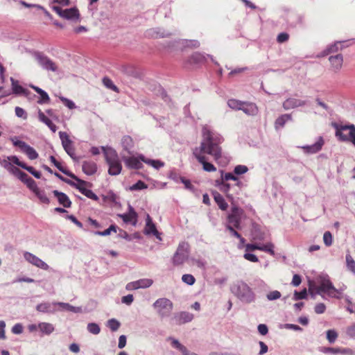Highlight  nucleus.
I'll list each match as a JSON object with an SVG mask.
<instances>
[{
    "label": "nucleus",
    "instance_id": "obj_1",
    "mask_svg": "<svg viewBox=\"0 0 355 355\" xmlns=\"http://www.w3.org/2000/svg\"><path fill=\"white\" fill-rule=\"evenodd\" d=\"M223 137L210 126L205 125L202 129V140L200 145L193 150V154L196 159L202 164L203 169L207 172H214L216 168L207 162L206 155H209L214 159L222 166L227 165L230 159L222 150L220 146Z\"/></svg>",
    "mask_w": 355,
    "mask_h": 355
},
{
    "label": "nucleus",
    "instance_id": "obj_2",
    "mask_svg": "<svg viewBox=\"0 0 355 355\" xmlns=\"http://www.w3.org/2000/svg\"><path fill=\"white\" fill-rule=\"evenodd\" d=\"M310 290H315L318 294H326L331 297L340 298L341 293L336 289L327 276H320L316 284H310Z\"/></svg>",
    "mask_w": 355,
    "mask_h": 355
},
{
    "label": "nucleus",
    "instance_id": "obj_3",
    "mask_svg": "<svg viewBox=\"0 0 355 355\" xmlns=\"http://www.w3.org/2000/svg\"><path fill=\"white\" fill-rule=\"evenodd\" d=\"M232 292L242 302L250 303L254 300L255 295L248 285L243 282H239L231 288Z\"/></svg>",
    "mask_w": 355,
    "mask_h": 355
},
{
    "label": "nucleus",
    "instance_id": "obj_4",
    "mask_svg": "<svg viewBox=\"0 0 355 355\" xmlns=\"http://www.w3.org/2000/svg\"><path fill=\"white\" fill-rule=\"evenodd\" d=\"M221 178L216 181L217 184L220 186V190L225 193L227 197L231 200L233 199V196L229 192L231 189V184L227 183L228 181L232 180L235 182L234 185L236 186L239 189L242 187L243 183L239 180L236 175L232 173H224L223 171H220Z\"/></svg>",
    "mask_w": 355,
    "mask_h": 355
},
{
    "label": "nucleus",
    "instance_id": "obj_5",
    "mask_svg": "<svg viewBox=\"0 0 355 355\" xmlns=\"http://www.w3.org/2000/svg\"><path fill=\"white\" fill-rule=\"evenodd\" d=\"M336 130V136L343 141H350L355 146V126L354 125H343L332 123Z\"/></svg>",
    "mask_w": 355,
    "mask_h": 355
},
{
    "label": "nucleus",
    "instance_id": "obj_6",
    "mask_svg": "<svg viewBox=\"0 0 355 355\" xmlns=\"http://www.w3.org/2000/svg\"><path fill=\"white\" fill-rule=\"evenodd\" d=\"M103 151L105 159L109 165L108 172L112 175L119 174L122 169L121 164L119 159L117 153L112 148H101Z\"/></svg>",
    "mask_w": 355,
    "mask_h": 355
},
{
    "label": "nucleus",
    "instance_id": "obj_7",
    "mask_svg": "<svg viewBox=\"0 0 355 355\" xmlns=\"http://www.w3.org/2000/svg\"><path fill=\"white\" fill-rule=\"evenodd\" d=\"M190 252V245L187 242L180 243L173 257V263L175 266H180L188 259Z\"/></svg>",
    "mask_w": 355,
    "mask_h": 355
},
{
    "label": "nucleus",
    "instance_id": "obj_8",
    "mask_svg": "<svg viewBox=\"0 0 355 355\" xmlns=\"http://www.w3.org/2000/svg\"><path fill=\"white\" fill-rule=\"evenodd\" d=\"M153 307L159 316L162 318L170 315L173 310V303L168 299L159 298L154 302Z\"/></svg>",
    "mask_w": 355,
    "mask_h": 355
},
{
    "label": "nucleus",
    "instance_id": "obj_9",
    "mask_svg": "<svg viewBox=\"0 0 355 355\" xmlns=\"http://www.w3.org/2000/svg\"><path fill=\"white\" fill-rule=\"evenodd\" d=\"M10 140L12 141V144L15 146L19 147L30 159L33 160L38 157V153L36 150L26 142L19 140L16 137L11 138Z\"/></svg>",
    "mask_w": 355,
    "mask_h": 355
},
{
    "label": "nucleus",
    "instance_id": "obj_10",
    "mask_svg": "<svg viewBox=\"0 0 355 355\" xmlns=\"http://www.w3.org/2000/svg\"><path fill=\"white\" fill-rule=\"evenodd\" d=\"M52 9L60 17L67 19H78L79 17L78 10L76 8L63 9L59 6H53Z\"/></svg>",
    "mask_w": 355,
    "mask_h": 355
},
{
    "label": "nucleus",
    "instance_id": "obj_11",
    "mask_svg": "<svg viewBox=\"0 0 355 355\" xmlns=\"http://www.w3.org/2000/svg\"><path fill=\"white\" fill-rule=\"evenodd\" d=\"M243 210L237 207H233L227 218V225L233 226L236 229L240 227V223Z\"/></svg>",
    "mask_w": 355,
    "mask_h": 355
},
{
    "label": "nucleus",
    "instance_id": "obj_12",
    "mask_svg": "<svg viewBox=\"0 0 355 355\" xmlns=\"http://www.w3.org/2000/svg\"><path fill=\"white\" fill-rule=\"evenodd\" d=\"M73 180H66V183L78 189L81 193L89 198V189H87V182L78 178L72 173L70 176Z\"/></svg>",
    "mask_w": 355,
    "mask_h": 355
},
{
    "label": "nucleus",
    "instance_id": "obj_13",
    "mask_svg": "<svg viewBox=\"0 0 355 355\" xmlns=\"http://www.w3.org/2000/svg\"><path fill=\"white\" fill-rule=\"evenodd\" d=\"M24 257L28 263L39 268L47 270L49 268L47 263L31 252H24Z\"/></svg>",
    "mask_w": 355,
    "mask_h": 355
},
{
    "label": "nucleus",
    "instance_id": "obj_14",
    "mask_svg": "<svg viewBox=\"0 0 355 355\" xmlns=\"http://www.w3.org/2000/svg\"><path fill=\"white\" fill-rule=\"evenodd\" d=\"M59 136L64 150L70 157H73L75 155V150L73 147L72 141L69 139L68 134L65 132L60 131Z\"/></svg>",
    "mask_w": 355,
    "mask_h": 355
},
{
    "label": "nucleus",
    "instance_id": "obj_15",
    "mask_svg": "<svg viewBox=\"0 0 355 355\" xmlns=\"http://www.w3.org/2000/svg\"><path fill=\"white\" fill-rule=\"evenodd\" d=\"M117 230H119L118 236L119 237L123 238L128 241H131L132 239V236L129 235L125 231L118 228V227L115 225H112L109 228L103 232L97 231L94 233L101 236H107L110 235L112 232L116 233Z\"/></svg>",
    "mask_w": 355,
    "mask_h": 355
},
{
    "label": "nucleus",
    "instance_id": "obj_16",
    "mask_svg": "<svg viewBox=\"0 0 355 355\" xmlns=\"http://www.w3.org/2000/svg\"><path fill=\"white\" fill-rule=\"evenodd\" d=\"M10 160H11L14 164L21 167L22 168L28 171L31 174H32L35 178L40 179L42 176V173L40 171H36L33 166H27L24 162H21L19 158L15 155H11L8 157Z\"/></svg>",
    "mask_w": 355,
    "mask_h": 355
},
{
    "label": "nucleus",
    "instance_id": "obj_17",
    "mask_svg": "<svg viewBox=\"0 0 355 355\" xmlns=\"http://www.w3.org/2000/svg\"><path fill=\"white\" fill-rule=\"evenodd\" d=\"M10 160H11L14 164L21 167L22 168L28 171L31 174H32L35 178L40 179L42 176V173L40 171H36L33 166H27L24 162H21L19 158L15 155H11L8 157Z\"/></svg>",
    "mask_w": 355,
    "mask_h": 355
},
{
    "label": "nucleus",
    "instance_id": "obj_18",
    "mask_svg": "<svg viewBox=\"0 0 355 355\" xmlns=\"http://www.w3.org/2000/svg\"><path fill=\"white\" fill-rule=\"evenodd\" d=\"M153 280L150 279H141L135 282L128 283L125 288L128 291L136 290L138 288H146L153 284Z\"/></svg>",
    "mask_w": 355,
    "mask_h": 355
},
{
    "label": "nucleus",
    "instance_id": "obj_19",
    "mask_svg": "<svg viewBox=\"0 0 355 355\" xmlns=\"http://www.w3.org/2000/svg\"><path fill=\"white\" fill-rule=\"evenodd\" d=\"M306 104V101L297 99L295 98H289L286 99L284 103L283 107L286 110H290L298 107H302Z\"/></svg>",
    "mask_w": 355,
    "mask_h": 355
},
{
    "label": "nucleus",
    "instance_id": "obj_20",
    "mask_svg": "<svg viewBox=\"0 0 355 355\" xmlns=\"http://www.w3.org/2000/svg\"><path fill=\"white\" fill-rule=\"evenodd\" d=\"M144 232L147 235H154L157 239L161 240V238L159 236V233L157 231L155 225L153 223L151 218L148 215L146 218V224L144 229Z\"/></svg>",
    "mask_w": 355,
    "mask_h": 355
},
{
    "label": "nucleus",
    "instance_id": "obj_21",
    "mask_svg": "<svg viewBox=\"0 0 355 355\" xmlns=\"http://www.w3.org/2000/svg\"><path fill=\"white\" fill-rule=\"evenodd\" d=\"M34 59L37 61V64L44 67H53V62L43 53L35 52L33 53Z\"/></svg>",
    "mask_w": 355,
    "mask_h": 355
},
{
    "label": "nucleus",
    "instance_id": "obj_22",
    "mask_svg": "<svg viewBox=\"0 0 355 355\" xmlns=\"http://www.w3.org/2000/svg\"><path fill=\"white\" fill-rule=\"evenodd\" d=\"M324 140L322 137H320L318 139V141L313 145L310 146H306L302 147V148L304 150L306 153H316L319 152L321 149L322 146L324 145Z\"/></svg>",
    "mask_w": 355,
    "mask_h": 355
},
{
    "label": "nucleus",
    "instance_id": "obj_23",
    "mask_svg": "<svg viewBox=\"0 0 355 355\" xmlns=\"http://www.w3.org/2000/svg\"><path fill=\"white\" fill-rule=\"evenodd\" d=\"M53 193L57 198L59 203L64 207L69 208L71 207V201L65 193L60 192L57 190H54Z\"/></svg>",
    "mask_w": 355,
    "mask_h": 355
},
{
    "label": "nucleus",
    "instance_id": "obj_24",
    "mask_svg": "<svg viewBox=\"0 0 355 355\" xmlns=\"http://www.w3.org/2000/svg\"><path fill=\"white\" fill-rule=\"evenodd\" d=\"M141 159L135 157H129L124 159L126 166L130 168L139 169L142 167Z\"/></svg>",
    "mask_w": 355,
    "mask_h": 355
},
{
    "label": "nucleus",
    "instance_id": "obj_25",
    "mask_svg": "<svg viewBox=\"0 0 355 355\" xmlns=\"http://www.w3.org/2000/svg\"><path fill=\"white\" fill-rule=\"evenodd\" d=\"M38 119L39 120L45 123L49 129L53 132H55L57 130V126L44 114L41 110L38 111Z\"/></svg>",
    "mask_w": 355,
    "mask_h": 355
},
{
    "label": "nucleus",
    "instance_id": "obj_26",
    "mask_svg": "<svg viewBox=\"0 0 355 355\" xmlns=\"http://www.w3.org/2000/svg\"><path fill=\"white\" fill-rule=\"evenodd\" d=\"M121 217L125 223H130L133 225H135L137 223V215L132 207H130L128 213L124 214Z\"/></svg>",
    "mask_w": 355,
    "mask_h": 355
},
{
    "label": "nucleus",
    "instance_id": "obj_27",
    "mask_svg": "<svg viewBox=\"0 0 355 355\" xmlns=\"http://www.w3.org/2000/svg\"><path fill=\"white\" fill-rule=\"evenodd\" d=\"M241 110H243L245 114L248 115H254L257 112V107L253 103L243 102L241 107Z\"/></svg>",
    "mask_w": 355,
    "mask_h": 355
},
{
    "label": "nucleus",
    "instance_id": "obj_28",
    "mask_svg": "<svg viewBox=\"0 0 355 355\" xmlns=\"http://www.w3.org/2000/svg\"><path fill=\"white\" fill-rule=\"evenodd\" d=\"M214 198L219 208L222 210H226L228 207L227 203L225 202L224 198L221 194L218 192L214 193Z\"/></svg>",
    "mask_w": 355,
    "mask_h": 355
},
{
    "label": "nucleus",
    "instance_id": "obj_29",
    "mask_svg": "<svg viewBox=\"0 0 355 355\" xmlns=\"http://www.w3.org/2000/svg\"><path fill=\"white\" fill-rule=\"evenodd\" d=\"M140 159L142 162L147 164H149L156 169H159L164 166V163L160 160H154L146 158L144 155L140 156Z\"/></svg>",
    "mask_w": 355,
    "mask_h": 355
},
{
    "label": "nucleus",
    "instance_id": "obj_30",
    "mask_svg": "<svg viewBox=\"0 0 355 355\" xmlns=\"http://www.w3.org/2000/svg\"><path fill=\"white\" fill-rule=\"evenodd\" d=\"M33 193L38 198L41 203L46 205H49L50 203V200L44 190L38 188L37 190H35Z\"/></svg>",
    "mask_w": 355,
    "mask_h": 355
},
{
    "label": "nucleus",
    "instance_id": "obj_31",
    "mask_svg": "<svg viewBox=\"0 0 355 355\" xmlns=\"http://www.w3.org/2000/svg\"><path fill=\"white\" fill-rule=\"evenodd\" d=\"M291 120H292V116L291 114H282V116H280L279 117H278L276 119L275 128L277 129L279 128H282V127H284V125H285V123L287 121H291Z\"/></svg>",
    "mask_w": 355,
    "mask_h": 355
},
{
    "label": "nucleus",
    "instance_id": "obj_32",
    "mask_svg": "<svg viewBox=\"0 0 355 355\" xmlns=\"http://www.w3.org/2000/svg\"><path fill=\"white\" fill-rule=\"evenodd\" d=\"M40 330L46 334H50L54 331V327L52 324L48 322H41L38 325Z\"/></svg>",
    "mask_w": 355,
    "mask_h": 355
},
{
    "label": "nucleus",
    "instance_id": "obj_33",
    "mask_svg": "<svg viewBox=\"0 0 355 355\" xmlns=\"http://www.w3.org/2000/svg\"><path fill=\"white\" fill-rule=\"evenodd\" d=\"M329 60L333 67H340L343 64V58L341 54H337L334 56H330Z\"/></svg>",
    "mask_w": 355,
    "mask_h": 355
},
{
    "label": "nucleus",
    "instance_id": "obj_34",
    "mask_svg": "<svg viewBox=\"0 0 355 355\" xmlns=\"http://www.w3.org/2000/svg\"><path fill=\"white\" fill-rule=\"evenodd\" d=\"M50 160L58 168V169L59 171H60L61 172H62L63 173H64L65 175H67L68 176H72V173L69 172L65 168H64L62 166L61 163H60L58 161H57V159H55V157L54 156H51Z\"/></svg>",
    "mask_w": 355,
    "mask_h": 355
},
{
    "label": "nucleus",
    "instance_id": "obj_35",
    "mask_svg": "<svg viewBox=\"0 0 355 355\" xmlns=\"http://www.w3.org/2000/svg\"><path fill=\"white\" fill-rule=\"evenodd\" d=\"M11 81H12V92L14 94H26V90L23 87L19 85L18 84L17 81L15 80L12 78H11Z\"/></svg>",
    "mask_w": 355,
    "mask_h": 355
},
{
    "label": "nucleus",
    "instance_id": "obj_36",
    "mask_svg": "<svg viewBox=\"0 0 355 355\" xmlns=\"http://www.w3.org/2000/svg\"><path fill=\"white\" fill-rule=\"evenodd\" d=\"M106 326L112 331H116L121 327V323L119 321L114 318H112L107 320Z\"/></svg>",
    "mask_w": 355,
    "mask_h": 355
},
{
    "label": "nucleus",
    "instance_id": "obj_37",
    "mask_svg": "<svg viewBox=\"0 0 355 355\" xmlns=\"http://www.w3.org/2000/svg\"><path fill=\"white\" fill-rule=\"evenodd\" d=\"M273 248H274L273 244H272L271 243H268L266 244H259V250L268 252L271 255H274L275 252L273 250Z\"/></svg>",
    "mask_w": 355,
    "mask_h": 355
},
{
    "label": "nucleus",
    "instance_id": "obj_38",
    "mask_svg": "<svg viewBox=\"0 0 355 355\" xmlns=\"http://www.w3.org/2000/svg\"><path fill=\"white\" fill-rule=\"evenodd\" d=\"M103 85L108 89L114 91L116 92H119V89L113 83L112 80H110L107 77H105L103 78Z\"/></svg>",
    "mask_w": 355,
    "mask_h": 355
},
{
    "label": "nucleus",
    "instance_id": "obj_39",
    "mask_svg": "<svg viewBox=\"0 0 355 355\" xmlns=\"http://www.w3.org/2000/svg\"><path fill=\"white\" fill-rule=\"evenodd\" d=\"M193 318V314L189 312H182L180 314V323H186L191 321Z\"/></svg>",
    "mask_w": 355,
    "mask_h": 355
},
{
    "label": "nucleus",
    "instance_id": "obj_40",
    "mask_svg": "<svg viewBox=\"0 0 355 355\" xmlns=\"http://www.w3.org/2000/svg\"><path fill=\"white\" fill-rule=\"evenodd\" d=\"M340 42H338L334 44L330 45L328 46L324 51L322 53V56L328 55L331 53H334L338 51V45L340 44Z\"/></svg>",
    "mask_w": 355,
    "mask_h": 355
},
{
    "label": "nucleus",
    "instance_id": "obj_41",
    "mask_svg": "<svg viewBox=\"0 0 355 355\" xmlns=\"http://www.w3.org/2000/svg\"><path fill=\"white\" fill-rule=\"evenodd\" d=\"M346 263L347 268L355 274V261L349 254H346Z\"/></svg>",
    "mask_w": 355,
    "mask_h": 355
},
{
    "label": "nucleus",
    "instance_id": "obj_42",
    "mask_svg": "<svg viewBox=\"0 0 355 355\" xmlns=\"http://www.w3.org/2000/svg\"><path fill=\"white\" fill-rule=\"evenodd\" d=\"M338 338L337 332L334 329H330L327 331V338L330 343H334Z\"/></svg>",
    "mask_w": 355,
    "mask_h": 355
},
{
    "label": "nucleus",
    "instance_id": "obj_43",
    "mask_svg": "<svg viewBox=\"0 0 355 355\" xmlns=\"http://www.w3.org/2000/svg\"><path fill=\"white\" fill-rule=\"evenodd\" d=\"M242 103L243 102L237 101V100H235V99H230L227 101V105L232 109L241 110V107L242 105Z\"/></svg>",
    "mask_w": 355,
    "mask_h": 355
},
{
    "label": "nucleus",
    "instance_id": "obj_44",
    "mask_svg": "<svg viewBox=\"0 0 355 355\" xmlns=\"http://www.w3.org/2000/svg\"><path fill=\"white\" fill-rule=\"evenodd\" d=\"M122 144L124 149L128 150L132 146V139L129 136H125L122 139Z\"/></svg>",
    "mask_w": 355,
    "mask_h": 355
},
{
    "label": "nucleus",
    "instance_id": "obj_45",
    "mask_svg": "<svg viewBox=\"0 0 355 355\" xmlns=\"http://www.w3.org/2000/svg\"><path fill=\"white\" fill-rule=\"evenodd\" d=\"M50 308H51V305H50L49 303H47V302H44V303L39 304L36 306L37 311H38L40 312H43V313L49 312L50 311Z\"/></svg>",
    "mask_w": 355,
    "mask_h": 355
},
{
    "label": "nucleus",
    "instance_id": "obj_46",
    "mask_svg": "<svg viewBox=\"0 0 355 355\" xmlns=\"http://www.w3.org/2000/svg\"><path fill=\"white\" fill-rule=\"evenodd\" d=\"M281 296H282L281 293L278 291H270L266 295L267 299L270 301L276 300L277 299H279L281 297Z\"/></svg>",
    "mask_w": 355,
    "mask_h": 355
},
{
    "label": "nucleus",
    "instance_id": "obj_47",
    "mask_svg": "<svg viewBox=\"0 0 355 355\" xmlns=\"http://www.w3.org/2000/svg\"><path fill=\"white\" fill-rule=\"evenodd\" d=\"M248 168L245 165H237L234 169V173L236 175H242L248 172Z\"/></svg>",
    "mask_w": 355,
    "mask_h": 355
},
{
    "label": "nucleus",
    "instance_id": "obj_48",
    "mask_svg": "<svg viewBox=\"0 0 355 355\" xmlns=\"http://www.w3.org/2000/svg\"><path fill=\"white\" fill-rule=\"evenodd\" d=\"M307 296V291L306 289L304 288L300 292L295 291L293 300L297 301L299 300L305 299Z\"/></svg>",
    "mask_w": 355,
    "mask_h": 355
},
{
    "label": "nucleus",
    "instance_id": "obj_49",
    "mask_svg": "<svg viewBox=\"0 0 355 355\" xmlns=\"http://www.w3.org/2000/svg\"><path fill=\"white\" fill-rule=\"evenodd\" d=\"M182 280L189 285H193L196 282L195 277L189 274L183 275Z\"/></svg>",
    "mask_w": 355,
    "mask_h": 355
},
{
    "label": "nucleus",
    "instance_id": "obj_50",
    "mask_svg": "<svg viewBox=\"0 0 355 355\" xmlns=\"http://www.w3.org/2000/svg\"><path fill=\"white\" fill-rule=\"evenodd\" d=\"M323 241H324V244L327 246L329 247V246L331 245L333 239H332V235L330 232L327 231V232H324V236H323Z\"/></svg>",
    "mask_w": 355,
    "mask_h": 355
},
{
    "label": "nucleus",
    "instance_id": "obj_51",
    "mask_svg": "<svg viewBox=\"0 0 355 355\" xmlns=\"http://www.w3.org/2000/svg\"><path fill=\"white\" fill-rule=\"evenodd\" d=\"M147 185L142 181L139 180L130 187V190L136 191L146 189Z\"/></svg>",
    "mask_w": 355,
    "mask_h": 355
},
{
    "label": "nucleus",
    "instance_id": "obj_52",
    "mask_svg": "<svg viewBox=\"0 0 355 355\" xmlns=\"http://www.w3.org/2000/svg\"><path fill=\"white\" fill-rule=\"evenodd\" d=\"M320 351L324 354H337L338 347H322Z\"/></svg>",
    "mask_w": 355,
    "mask_h": 355
},
{
    "label": "nucleus",
    "instance_id": "obj_53",
    "mask_svg": "<svg viewBox=\"0 0 355 355\" xmlns=\"http://www.w3.org/2000/svg\"><path fill=\"white\" fill-rule=\"evenodd\" d=\"M26 184L33 192H34L35 190H37L39 188L35 181L31 178L28 180V181L26 182Z\"/></svg>",
    "mask_w": 355,
    "mask_h": 355
},
{
    "label": "nucleus",
    "instance_id": "obj_54",
    "mask_svg": "<svg viewBox=\"0 0 355 355\" xmlns=\"http://www.w3.org/2000/svg\"><path fill=\"white\" fill-rule=\"evenodd\" d=\"M337 354L341 355H354V351L350 348L338 347Z\"/></svg>",
    "mask_w": 355,
    "mask_h": 355
},
{
    "label": "nucleus",
    "instance_id": "obj_55",
    "mask_svg": "<svg viewBox=\"0 0 355 355\" xmlns=\"http://www.w3.org/2000/svg\"><path fill=\"white\" fill-rule=\"evenodd\" d=\"M40 99L38 101L39 103H49L50 101L49 96L46 92L42 90L40 94Z\"/></svg>",
    "mask_w": 355,
    "mask_h": 355
},
{
    "label": "nucleus",
    "instance_id": "obj_56",
    "mask_svg": "<svg viewBox=\"0 0 355 355\" xmlns=\"http://www.w3.org/2000/svg\"><path fill=\"white\" fill-rule=\"evenodd\" d=\"M10 156H8L6 159H1L0 158V164L6 170H8L10 166L14 164L11 160L8 159Z\"/></svg>",
    "mask_w": 355,
    "mask_h": 355
},
{
    "label": "nucleus",
    "instance_id": "obj_57",
    "mask_svg": "<svg viewBox=\"0 0 355 355\" xmlns=\"http://www.w3.org/2000/svg\"><path fill=\"white\" fill-rule=\"evenodd\" d=\"M289 39V35L286 33H281L277 35V41L279 43H284L288 41Z\"/></svg>",
    "mask_w": 355,
    "mask_h": 355
},
{
    "label": "nucleus",
    "instance_id": "obj_58",
    "mask_svg": "<svg viewBox=\"0 0 355 355\" xmlns=\"http://www.w3.org/2000/svg\"><path fill=\"white\" fill-rule=\"evenodd\" d=\"M15 114L20 118H23L26 119L27 118V114L25 112V110L20 107H15Z\"/></svg>",
    "mask_w": 355,
    "mask_h": 355
},
{
    "label": "nucleus",
    "instance_id": "obj_59",
    "mask_svg": "<svg viewBox=\"0 0 355 355\" xmlns=\"http://www.w3.org/2000/svg\"><path fill=\"white\" fill-rule=\"evenodd\" d=\"M61 101L63 103V104L67 106V107H69V109H73L75 107V104L74 103L67 98H64V97H60V98Z\"/></svg>",
    "mask_w": 355,
    "mask_h": 355
},
{
    "label": "nucleus",
    "instance_id": "obj_60",
    "mask_svg": "<svg viewBox=\"0 0 355 355\" xmlns=\"http://www.w3.org/2000/svg\"><path fill=\"white\" fill-rule=\"evenodd\" d=\"M7 171L10 173L12 174L13 175H15L17 178L21 171L19 168L13 166L12 164L10 166V168Z\"/></svg>",
    "mask_w": 355,
    "mask_h": 355
},
{
    "label": "nucleus",
    "instance_id": "obj_61",
    "mask_svg": "<svg viewBox=\"0 0 355 355\" xmlns=\"http://www.w3.org/2000/svg\"><path fill=\"white\" fill-rule=\"evenodd\" d=\"M326 306L323 303H319L315 306V311L318 314L323 313L325 311Z\"/></svg>",
    "mask_w": 355,
    "mask_h": 355
},
{
    "label": "nucleus",
    "instance_id": "obj_62",
    "mask_svg": "<svg viewBox=\"0 0 355 355\" xmlns=\"http://www.w3.org/2000/svg\"><path fill=\"white\" fill-rule=\"evenodd\" d=\"M23 331V327L21 324L18 323L15 324L12 328V332L15 334H19Z\"/></svg>",
    "mask_w": 355,
    "mask_h": 355
},
{
    "label": "nucleus",
    "instance_id": "obj_63",
    "mask_svg": "<svg viewBox=\"0 0 355 355\" xmlns=\"http://www.w3.org/2000/svg\"><path fill=\"white\" fill-rule=\"evenodd\" d=\"M243 257L246 260L252 261V262H258V261H259L257 256H255L253 254L245 253Z\"/></svg>",
    "mask_w": 355,
    "mask_h": 355
},
{
    "label": "nucleus",
    "instance_id": "obj_64",
    "mask_svg": "<svg viewBox=\"0 0 355 355\" xmlns=\"http://www.w3.org/2000/svg\"><path fill=\"white\" fill-rule=\"evenodd\" d=\"M346 332L349 337L355 338V324L348 327Z\"/></svg>",
    "mask_w": 355,
    "mask_h": 355
}]
</instances>
